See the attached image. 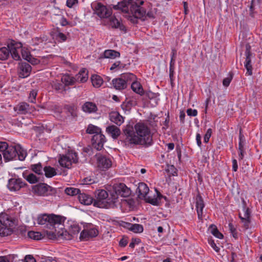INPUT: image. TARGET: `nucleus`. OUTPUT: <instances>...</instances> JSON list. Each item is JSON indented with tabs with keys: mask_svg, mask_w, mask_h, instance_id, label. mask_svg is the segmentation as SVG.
Returning a JSON list of instances; mask_svg holds the SVG:
<instances>
[{
	"mask_svg": "<svg viewBox=\"0 0 262 262\" xmlns=\"http://www.w3.org/2000/svg\"><path fill=\"white\" fill-rule=\"evenodd\" d=\"M65 220L66 217L61 215L43 213L38 216L37 222L39 225H44L45 228L51 229L52 227L56 228V225L62 227Z\"/></svg>",
	"mask_w": 262,
	"mask_h": 262,
	"instance_id": "nucleus-3",
	"label": "nucleus"
},
{
	"mask_svg": "<svg viewBox=\"0 0 262 262\" xmlns=\"http://www.w3.org/2000/svg\"><path fill=\"white\" fill-rule=\"evenodd\" d=\"M106 132L113 139H117L121 134L120 128L114 125L108 126L106 128Z\"/></svg>",
	"mask_w": 262,
	"mask_h": 262,
	"instance_id": "nucleus-25",
	"label": "nucleus"
},
{
	"mask_svg": "<svg viewBox=\"0 0 262 262\" xmlns=\"http://www.w3.org/2000/svg\"><path fill=\"white\" fill-rule=\"evenodd\" d=\"M81 230L80 227L76 224L71 225L69 231L64 229L63 227V239L66 240L72 239L75 235L79 233Z\"/></svg>",
	"mask_w": 262,
	"mask_h": 262,
	"instance_id": "nucleus-18",
	"label": "nucleus"
},
{
	"mask_svg": "<svg viewBox=\"0 0 262 262\" xmlns=\"http://www.w3.org/2000/svg\"><path fill=\"white\" fill-rule=\"evenodd\" d=\"M232 74H230V76L224 78L223 81V85L225 87L228 86L232 79Z\"/></svg>",
	"mask_w": 262,
	"mask_h": 262,
	"instance_id": "nucleus-55",
	"label": "nucleus"
},
{
	"mask_svg": "<svg viewBox=\"0 0 262 262\" xmlns=\"http://www.w3.org/2000/svg\"><path fill=\"white\" fill-rule=\"evenodd\" d=\"M147 202L154 206H159L160 205L159 201L156 198H148Z\"/></svg>",
	"mask_w": 262,
	"mask_h": 262,
	"instance_id": "nucleus-59",
	"label": "nucleus"
},
{
	"mask_svg": "<svg viewBox=\"0 0 262 262\" xmlns=\"http://www.w3.org/2000/svg\"><path fill=\"white\" fill-rule=\"evenodd\" d=\"M82 110L86 113H94L97 111V107L93 102H86L82 106Z\"/></svg>",
	"mask_w": 262,
	"mask_h": 262,
	"instance_id": "nucleus-30",
	"label": "nucleus"
},
{
	"mask_svg": "<svg viewBox=\"0 0 262 262\" xmlns=\"http://www.w3.org/2000/svg\"><path fill=\"white\" fill-rule=\"evenodd\" d=\"M52 87L56 92H58V93H60L63 94L66 93L67 90L65 88V85H63L62 82H53L52 84Z\"/></svg>",
	"mask_w": 262,
	"mask_h": 262,
	"instance_id": "nucleus-36",
	"label": "nucleus"
},
{
	"mask_svg": "<svg viewBox=\"0 0 262 262\" xmlns=\"http://www.w3.org/2000/svg\"><path fill=\"white\" fill-rule=\"evenodd\" d=\"M88 231L90 238L96 237L99 234L98 230L95 228H91Z\"/></svg>",
	"mask_w": 262,
	"mask_h": 262,
	"instance_id": "nucleus-50",
	"label": "nucleus"
},
{
	"mask_svg": "<svg viewBox=\"0 0 262 262\" xmlns=\"http://www.w3.org/2000/svg\"><path fill=\"white\" fill-rule=\"evenodd\" d=\"M95 157L96 160L97 167L99 169L106 170L112 166V160L106 155H102L101 153H97L95 155Z\"/></svg>",
	"mask_w": 262,
	"mask_h": 262,
	"instance_id": "nucleus-10",
	"label": "nucleus"
},
{
	"mask_svg": "<svg viewBox=\"0 0 262 262\" xmlns=\"http://www.w3.org/2000/svg\"><path fill=\"white\" fill-rule=\"evenodd\" d=\"M14 110L15 111L17 112V113L21 114H26L31 112V108L29 104L25 102H21L17 104L14 107Z\"/></svg>",
	"mask_w": 262,
	"mask_h": 262,
	"instance_id": "nucleus-22",
	"label": "nucleus"
},
{
	"mask_svg": "<svg viewBox=\"0 0 262 262\" xmlns=\"http://www.w3.org/2000/svg\"><path fill=\"white\" fill-rule=\"evenodd\" d=\"M9 146L8 144L6 142L1 141L0 142V151L2 152L3 154L5 152L7 148Z\"/></svg>",
	"mask_w": 262,
	"mask_h": 262,
	"instance_id": "nucleus-58",
	"label": "nucleus"
},
{
	"mask_svg": "<svg viewBox=\"0 0 262 262\" xmlns=\"http://www.w3.org/2000/svg\"><path fill=\"white\" fill-rule=\"evenodd\" d=\"M22 262H28L29 260L32 261V262H36V259L32 255H27L25 256L24 258L21 259Z\"/></svg>",
	"mask_w": 262,
	"mask_h": 262,
	"instance_id": "nucleus-56",
	"label": "nucleus"
},
{
	"mask_svg": "<svg viewBox=\"0 0 262 262\" xmlns=\"http://www.w3.org/2000/svg\"><path fill=\"white\" fill-rule=\"evenodd\" d=\"M51 229L54 231H47V235L49 238L53 239L57 237H61L63 238V226L61 228V226L56 225V227H52Z\"/></svg>",
	"mask_w": 262,
	"mask_h": 262,
	"instance_id": "nucleus-20",
	"label": "nucleus"
},
{
	"mask_svg": "<svg viewBox=\"0 0 262 262\" xmlns=\"http://www.w3.org/2000/svg\"><path fill=\"white\" fill-rule=\"evenodd\" d=\"M91 80L93 86L96 88L100 87L104 82L101 76L96 74L92 75Z\"/></svg>",
	"mask_w": 262,
	"mask_h": 262,
	"instance_id": "nucleus-34",
	"label": "nucleus"
},
{
	"mask_svg": "<svg viewBox=\"0 0 262 262\" xmlns=\"http://www.w3.org/2000/svg\"><path fill=\"white\" fill-rule=\"evenodd\" d=\"M109 25L113 29H119L120 30L126 32V27L115 16H111L109 19Z\"/></svg>",
	"mask_w": 262,
	"mask_h": 262,
	"instance_id": "nucleus-21",
	"label": "nucleus"
},
{
	"mask_svg": "<svg viewBox=\"0 0 262 262\" xmlns=\"http://www.w3.org/2000/svg\"><path fill=\"white\" fill-rule=\"evenodd\" d=\"M28 236L29 238L34 240H39L43 237L42 235L40 232L33 231H29Z\"/></svg>",
	"mask_w": 262,
	"mask_h": 262,
	"instance_id": "nucleus-44",
	"label": "nucleus"
},
{
	"mask_svg": "<svg viewBox=\"0 0 262 262\" xmlns=\"http://www.w3.org/2000/svg\"><path fill=\"white\" fill-rule=\"evenodd\" d=\"M3 155L6 162L16 160L17 158L20 161H24L26 157L27 152L20 145L17 144L9 146Z\"/></svg>",
	"mask_w": 262,
	"mask_h": 262,
	"instance_id": "nucleus-4",
	"label": "nucleus"
},
{
	"mask_svg": "<svg viewBox=\"0 0 262 262\" xmlns=\"http://www.w3.org/2000/svg\"><path fill=\"white\" fill-rule=\"evenodd\" d=\"M17 255L14 254H10L6 256H0V262H13L15 260V262L17 261V260H15L16 257H17ZM20 260V259H18V261Z\"/></svg>",
	"mask_w": 262,
	"mask_h": 262,
	"instance_id": "nucleus-43",
	"label": "nucleus"
},
{
	"mask_svg": "<svg viewBox=\"0 0 262 262\" xmlns=\"http://www.w3.org/2000/svg\"><path fill=\"white\" fill-rule=\"evenodd\" d=\"M75 78L76 81H79L81 83L86 82L88 79V71L85 69H81L76 75Z\"/></svg>",
	"mask_w": 262,
	"mask_h": 262,
	"instance_id": "nucleus-29",
	"label": "nucleus"
},
{
	"mask_svg": "<svg viewBox=\"0 0 262 262\" xmlns=\"http://www.w3.org/2000/svg\"><path fill=\"white\" fill-rule=\"evenodd\" d=\"M186 113L189 116L195 117L198 115V111L196 110H192V108H188L187 110Z\"/></svg>",
	"mask_w": 262,
	"mask_h": 262,
	"instance_id": "nucleus-62",
	"label": "nucleus"
},
{
	"mask_svg": "<svg viewBox=\"0 0 262 262\" xmlns=\"http://www.w3.org/2000/svg\"><path fill=\"white\" fill-rule=\"evenodd\" d=\"M109 192L113 204L117 202L119 196L126 198L131 194L130 188L122 183L114 184Z\"/></svg>",
	"mask_w": 262,
	"mask_h": 262,
	"instance_id": "nucleus-6",
	"label": "nucleus"
},
{
	"mask_svg": "<svg viewBox=\"0 0 262 262\" xmlns=\"http://www.w3.org/2000/svg\"><path fill=\"white\" fill-rule=\"evenodd\" d=\"M43 170L45 171V175L47 178H52L57 174L56 169L50 166H45Z\"/></svg>",
	"mask_w": 262,
	"mask_h": 262,
	"instance_id": "nucleus-37",
	"label": "nucleus"
},
{
	"mask_svg": "<svg viewBox=\"0 0 262 262\" xmlns=\"http://www.w3.org/2000/svg\"><path fill=\"white\" fill-rule=\"evenodd\" d=\"M89 238V235L88 230L84 229L81 231L80 234V239L81 240H87Z\"/></svg>",
	"mask_w": 262,
	"mask_h": 262,
	"instance_id": "nucleus-52",
	"label": "nucleus"
},
{
	"mask_svg": "<svg viewBox=\"0 0 262 262\" xmlns=\"http://www.w3.org/2000/svg\"><path fill=\"white\" fill-rule=\"evenodd\" d=\"M144 94L149 99H152L157 97V94L156 93L150 91H146V92H144Z\"/></svg>",
	"mask_w": 262,
	"mask_h": 262,
	"instance_id": "nucleus-63",
	"label": "nucleus"
},
{
	"mask_svg": "<svg viewBox=\"0 0 262 262\" xmlns=\"http://www.w3.org/2000/svg\"><path fill=\"white\" fill-rule=\"evenodd\" d=\"M242 203L243 209L245 211V219H251V211L249 208L247 207V203L244 198L242 199Z\"/></svg>",
	"mask_w": 262,
	"mask_h": 262,
	"instance_id": "nucleus-41",
	"label": "nucleus"
},
{
	"mask_svg": "<svg viewBox=\"0 0 262 262\" xmlns=\"http://www.w3.org/2000/svg\"><path fill=\"white\" fill-rule=\"evenodd\" d=\"M95 13L100 18H108L112 14L111 8H108L101 3H98L95 7Z\"/></svg>",
	"mask_w": 262,
	"mask_h": 262,
	"instance_id": "nucleus-15",
	"label": "nucleus"
},
{
	"mask_svg": "<svg viewBox=\"0 0 262 262\" xmlns=\"http://www.w3.org/2000/svg\"><path fill=\"white\" fill-rule=\"evenodd\" d=\"M21 52L23 58L27 61H28L32 56L30 53L27 51H24L22 50Z\"/></svg>",
	"mask_w": 262,
	"mask_h": 262,
	"instance_id": "nucleus-61",
	"label": "nucleus"
},
{
	"mask_svg": "<svg viewBox=\"0 0 262 262\" xmlns=\"http://www.w3.org/2000/svg\"><path fill=\"white\" fill-rule=\"evenodd\" d=\"M82 182L83 184L90 185L95 183V180L92 179L91 177L85 178L83 179Z\"/></svg>",
	"mask_w": 262,
	"mask_h": 262,
	"instance_id": "nucleus-57",
	"label": "nucleus"
},
{
	"mask_svg": "<svg viewBox=\"0 0 262 262\" xmlns=\"http://www.w3.org/2000/svg\"><path fill=\"white\" fill-rule=\"evenodd\" d=\"M95 196L96 199H94V206L98 208L106 207L108 204H113L111 198L110 192L104 189H98L96 191Z\"/></svg>",
	"mask_w": 262,
	"mask_h": 262,
	"instance_id": "nucleus-8",
	"label": "nucleus"
},
{
	"mask_svg": "<svg viewBox=\"0 0 262 262\" xmlns=\"http://www.w3.org/2000/svg\"><path fill=\"white\" fill-rule=\"evenodd\" d=\"M32 193L37 196H48L55 195L57 189L45 183H40L32 186Z\"/></svg>",
	"mask_w": 262,
	"mask_h": 262,
	"instance_id": "nucleus-7",
	"label": "nucleus"
},
{
	"mask_svg": "<svg viewBox=\"0 0 262 262\" xmlns=\"http://www.w3.org/2000/svg\"><path fill=\"white\" fill-rule=\"evenodd\" d=\"M212 133V130L211 128H208L204 136V142L206 143L209 142V139L211 136Z\"/></svg>",
	"mask_w": 262,
	"mask_h": 262,
	"instance_id": "nucleus-53",
	"label": "nucleus"
},
{
	"mask_svg": "<svg viewBox=\"0 0 262 262\" xmlns=\"http://www.w3.org/2000/svg\"><path fill=\"white\" fill-rule=\"evenodd\" d=\"M229 228L230 231L231 233L232 234V236L235 239H237L238 238V232L236 230V229L234 227L232 223H230L229 224Z\"/></svg>",
	"mask_w": 262,
	"mask_h": 262,
	"instance_id": "nucleus-49",
	"label": "nucleus"
},
{
	"mask_svg": "<svg viewBox=\"0 0 262 262\" xmlns=\"http://www.w3.org/2000/svg\"><path fill=\"white\" fill-rule=\"evenodd\" d=\"M78 200L80 203L84 205L94 204V199L89 194L85 193H80L78 195Z\"/></svg>",
	"mask_w": 262,
	"mask_h": 262,
	"instance_id": "nucleus-26",
	"label": "nucleus"
},
{
	"mask_svg": "<svg viewBox=\"0 0 262 262\" xmlns=\"http://www.w3.org/2000/svg\"><path fill=\"white\" fill-rule=\"evenodd\" d=\"M37 93L35 90H32L30 92L29 97L30 102L32 103H35L36 101V97Z\"/></svg>",
	"mask_w": 262,
	"mask_h": 262,
	"instance_id": "nucleus-51",
	"label": "nucleus"
},
{
	"mask_svg": "<svg viewBox=\"0 0 262 262\" xmlns=\"http://www.w3.org/2000/svg\"><path fill=\"white\" fill-rule=\"evenodd\" d=\"M31 69V67L28 63L25 62L19 63L17 70L19 77L24 78L28 77Z\"/></svg>",
	"mask_w": 262,
	"mask_h": 262,
	"instance_id": "nucleus-17",
	"label": "nucleus"
},
{
	"mask_svg": "<svg viewBox=\"0 0 262 262\" xmlns=\"http://www.w3.org/2000/svg\"><path fill=\"white\" fill-rule=\"evenodd\" d=\"M59 164L63 167L70 168L72 163L78 162L77 153L74 150H70L65 155H62L58 161Z\"/></svg>",
	"mask_w": 262,
	"mask_h": 262,
	"instance_id": "nucleus-9",
	"label": "nucleus"
},
{
	"mask_svg": "<svg viewBox=\"0 0 262 262\" xmlns=\"http://www.w3.org/2000/svg\"><path fill=\"white\" fill-rule=\"evenodd\" d=\"M242 222L244 223V228L247 230L249 228L251 219H242Z\"/></svg>",
	"mask_w": 262,
	"mask_h": 262,
	"instance_id": "nucleus-64",
	"label": "nucleus"
},
{
	"mask_svg": "<svg viewBox=\"0 0 262 262\" xmlns=\"http://www.w3.org/2000/svg\"><path fill=\"white\" fill-rule=\"evenodd\" d=\"M143 225L138 224H132L130 231L136 233H140L143 231Z\"/></svg>",
	"mask_w": 262,
	"mask_h": 262,
	"instance_id": "nucleus-46",
	"label": "nucleus"
},
{
	"mask_svg": "<svg viewBox=\"0 0 262 262\" xmlns=\"http://www.w3.org/2000/svg\"><path fill=\"white\" fill-rule=\"evenodd\" d=\"M177 57V50L175 48H172L171 53V59L170 63L175 64L176 59Z\"/></svg>",
	"mask_w": 262,
	"mask_h": 262,
	"instance_id": "nucleus-54",
	"label": "nucleus"
},
{
	"mask_svg": "<svg viewBox=\"0 0 262 262\" xmlns=\"http://www.w3.org/2000/svg\"><path fill=\"white\" fill-rule=\"evenodd\" d=\"M131 88L134 92L140 96L144 95V91L140 82L134 81L132 83Z\"/></svg>",
	"mask_w": 262,
	"mask_h": 262,
	"instance_id": "nucleus-32",
	"label": "nucleus"
},
{
	"mask_svg": "<svg viewBox=\"0 0 262 262\" xmlns=\"http://www.w3.org/2000/svg\"><path fill=\"white\" fill-rule=\"evenodd\" d=\"M101 129L100 128L95 126L92 124L88 125L86 130V133L89 134H96L101 133Z\"/></svg>",
	"mask_w": 262,
	"mask_h": 262,
	"instance_id": "nucleus-40",
	"label": "nucleus"
},
{
	"mask_svg": "<svg viewBox=\"0 0 262 262\" xmlns=\"http://www.w3.org/2000/svg\"><path fill=\"white\" fill-rule=\"evenodd\" d=\"M143 0H122L114 5L115 10H120L125 13H130L132 16L128 17V20L133 24L138 23V19H142L146 14V9L142 7L144 4Z\"/></svg>",
	"mask_w": 262,
	"mask_h": 262,
	"instance_id": "nucleus-2",
	"label": "nucleus"
},
{
	"mask_svg": "<svg viewBox=\"0 0 262 262\" xmlns=\"http://www.w3.org/2000/svg\"><path fill=\"white\" fill-rule=\"evenodd\" d=\"M30 169L33 172H34L35 173L38 175H43L42 169L43 168H42L41 164L40 163L31 165Z\"/></svg>",
	"mask_w": 262,
	"mask_h": 262,
	"instance_id": "nucleus-42",
	"label": "nucleus"
},
{
	"mask_svg": "<svg viewBox=\"0 0 262 262\" xmlns=\"http://www.w3.org/2000/svg\"><path fill=\"white\" fill-rule=\"evenodd\" d=\"M92 145L97 150H101L103 148L104 143L106 141L105 137L101 133L95 134L92 138Z\"/></svg>",
	"mask_w": 262,
	"mask_h": 262,
	"instance_id": "nucleus-14",
	"label": "nucleus"
},
{
	"mask_svg": "<svg viewBox=\"0 0 262 262\" xmlns=\"http://www.w3.org/2000/svg\"><path fill=\"white\" fill-rule=\"evenodd\" d=\"M61 81L66 88L67 86L74 85L76 82V79L69 74H65L62 77Z\"/></svg>",
	"mask_w": 262,
	"mask_h": 262,
	"instance_id": "nucleus-31",
	"label": "nucleus"
},
{
	"mask_svg": "<svg viewBox=\"0 0 262 262\" xmlns=\"http://www.w3.org/2000/svg\"><path fill=\"white\" fill-rule=\"evenodd\" d=\"M149 188L147 185L143 182L139 183V185L136 190V192L138 193L139 198H145L149 192Z\"/></svg>",
	"mask_w": 262,
	"mask_h": 262,
	"instance_id": "nucleus-27",
	"label": "nucleus"
},
{
	"mask_svg": "<svg viewBox=\"0 0 262 262\" xmlns=\"http://www.w3.org/2000/svg\"><path fill=\"white\" fill-rule=\"evenodd\" d=\"M10 50L8 46L0 48V60H5L7 59L10 55Z\"/></svg>",
	"mask_w": 262,
	"mask_h": 262,
	"instance_id": "nucleus-39",
	"label": "nucleus"
},
{
	"mask_svg": "<svg viewBox=\"0 0 262 262\" xmlns=\"http://www.w3.org/2000/svg\"><path fill=\"white\" fill-rule=\"evenodd\" d=\"M209 230H210V232L211 233V234L213 235L215 237L219 239L223 238V234L219 231V230L217 229L216 226L215 225L211 224L209 227Z\"/></svg>",
	"mask_w": 262,
	"mask_h": 262,
	"instance_id": "nucleus-38",
	"label": "nucleus"
},
{
	"mask_svg": "<svg viewBox=\"0 0 262 262\" xmlns=\"http://www.w3.org/2000/svg\"><path fill=\"white\" fill-rule=\"evenodd\" d=\"M26 186H27V184L20 178H11L9 180L7 184L8 188L11 191H18Z\"/></svg>",
	"mask_w": 262,
	"mask_h": 262,
	"instance_id": "nucleus-13",
	"label": "nucleus"
},
{
	"mask_svg": "<svg viewBox=\"0 0 262 262\" xmlns=\"http://www.w3.org/2000/svg\"><path fill=\"white\" fill-rule=\"evenodd\" d=\"M246 51H245V56H246V60L244 62L245 67L247 70L246 74L251 76L253 74L252 72V66L251 64V56H252V53L251 51V47L249 43H247L245 45Z\"/></svg>",
	"mask_w": 262,
	"mask_h": 262,
	"instance_id": "nucleus-12",
	"label": "nucleus"
},
{
	"mask_svg": "<svg viewBox=\"0 0 262 262\" xmlns=\"http://www.w3.org/2000/svg\"><path fill=\"white\" fill-rule=\"evenodd\" d=\"M53 38H55V39L59 42L65 41L67 39V35L61 32L59 29L58 28L53 32Z\"/></svg>",
	"mask_w": 262,
	"mask_h": 262,
	"instance_id": "nucleus-33",
	"label": "nucleus"
},
{
	"mask_svg": "<svg viewBox=\"0 0 262 262\" xmlns=\"http://www.w3.org/2000/svg\"><path fill=\"white\" fill-rule=\"evenodd\" d=\"M64 192L69 195L74 196L77 194L79 195L80 192V190L78 188L67 187L65 189Z\"/></svg>",
	"mask_w": 262,
	"mask_h": 262,
	"instance_id": "nucleus-45",
	"label": "nucleus"
},
{
	"mask_svg": "<svg viewBox=\"0 0 262 262\" xmlns=\"http://www.w3.org/2000/svg\"><path fill=\"white\" fill-rule=\"evenodd\" d=\"M120 56V53L118 51L114 50H106L103 53V54L100 55L99 58H105L115 59L117 57H119Z\"/></svg>",
	"mask_w": 262,
	"mask_h": 262,
	"instance_id": "nucleus-28",
	"label": "nucleus"
},
{
	"mask_svg": "<svg viewBox=\"0 0 262 262\" xmlns=\"http://www.w3.org/2000/svg\"><path fill=\"white\" fill-rule=\"evenodd\" d=\"M195 206L196 207H205L203 199L200 192H199L196 196Z\"/></svg>",
	"mask_w": 262,
	"mask_h": 262,
	"instance_id": "nucleus-47",
	"label": "nucleus"
},
{
	"mask_svg": "<svg viewBox=\"0 0 262 262\" xmlns=\"http://www.w3.org/2000/svg\"><path fill=\"white\" fill-rule=\"evenodd\" d=\"M127 86L126 80L121 76L113 79L112 82L109 83V84H106V86L114 88L117 90H124L127 88Z\"/></svg>",
	"mask_w": 262,
	"mask_h": 262,
	"instance_id": "nucleus-16",
	"label": "nucleus"
},
{
	"mask_svg": "<svg viewBox=\"0 0 262 262\" xmlns=\"http://www.w3.org/2000/svg\"><path fill=\"white\" fill-rule=\"evenodd\" d=\"M175 64H169V78L170 79L174 78Z\"/></svg>",
	"mask_w": 262,
	"mask_h": 262,
	"instance_id": "nucleus-60",
	"label": "nucleus"
},
{
	"mask_svg": "<svg viewBox=\"0 0 262 262\" xmlns=\"http://www.w3.org/2000/svg\"><path fill=\"white\" fill-rule=\"evenodd\" d=\"M120 76L126 80V84L128 81L134 80L136 78L134 74L130 73L122 74Z\"/></svg>",
	"mask_w": 262,
	"mask_h": 262,
	"instance_id": "nucleus-48",
	"label": "nucleus"
},
{
	"mask_svg": "<svg viewBox=\"0 0 262 262\" xmlns=\"http://www.w3.org/2000/svg\"><path fill=\"white\" fill-rule=\"evenodd\" d=\"M110 120L111 122L120 126L124 122V118L118 112H112L109 114Z\"/></svg>",
	"mask_w": 262,
	"mask_h": 262,
	"instance_id": "nucleus-23",
	"label": "nucleus"
},
{
	"mask_svg": "<svg viewBox=\"0 0 262 262\" xmlns=\"http://www.w3.org/2000/svg\"><path fill=\"white\" fill-rule=\"evenodd\" d=\"M23 175V177L30 184H35L39 181V178L33 173L27 174V172H24Z\"/></svg>",
	"mask_w": 262,
	"mask_h": 262,
	"instance_id": "nucleus-35",
	"label": "nucleus"
},
{
	"mask_svg": "<svg viewBox=\"0 0 262 262\" xmlns=\"http://www.w3.org/2000/svg\"><path fill=\"white\" fill-rule=\"evenodd\" d=\"M63 108L68 116H70L73 118L77 117V107L75 104H66L64 105Z\"/></svg>",
	"mask_w": 262,
	"mask_h": 262,
	"instance_id": "nucleus-24",
	"label": "nucleus"
},
{
	"mask_svg": "<svg viewBox=\"0 0 262 262\" xmlns=\"http://www.w3.org/2000/svg\"><path fill=\"white\" fill-rule=\"evenodd\" d=\"M14 224V220L9 214L5 212L0 213V235L6 236L11 235L13 232L12 228Z\"/></svg>",
	"mask_w": 262,
	"mask_h": 262,
	"instance_id": "nucleus-5",
	"label": "nucleus"
},
{
	"mask_svg": "<svg viewBox=\"0 0 262 262\" xmlns=\"http://www.w3.org/2000/svg\"><path fill=\"white\" fill-rule=\"evenodd\" d=\"M125 139L123 142L127 145H143L148 147L153 144L152 135L150 128L143 122H138L134 126L126 125L123 129Z\"/></svg>",
	"mask_w": 262,
	"mask_h": 262,
	"instance_id": "nucleus-1",
	"label": "nucleus"
},
{
	"mask_svg": "<svg viewBox=\"0 0 262 262\" xmlns=\"http://www.w3.org/2000/svg\"><path fill=\"white\" fill-rule=\"evenodd\" d=\"M7 46L10 50V54L12 58L15 60H19L20 57L19 52L22 51L23 45L20 42H16L14 40H11L10 42H8Z\"/></svg>",
	"mask_w": 262,
	"mask_h": 262,
	"instance_id": "nucleus-11",
	"label": "nucleus"
},
{
	"mask_svg": "<svg viewBox=\"0 0 262 262\" xmlns=\"http://www.w3.org/2000/svg\"><path fill=\"white\" fill-rule=\"evenodd\" d=\"M245 138L244 135L242 134V129L241 128L239 129V142H238V159L241 161L244 159V156L246 154L245 148Z\"/></svg>",
	"mask_w": 262,
	"mask_h": 262,
	"instance_id": "nucleus-19",
	"label": "nucleus"
}]
</instances>
